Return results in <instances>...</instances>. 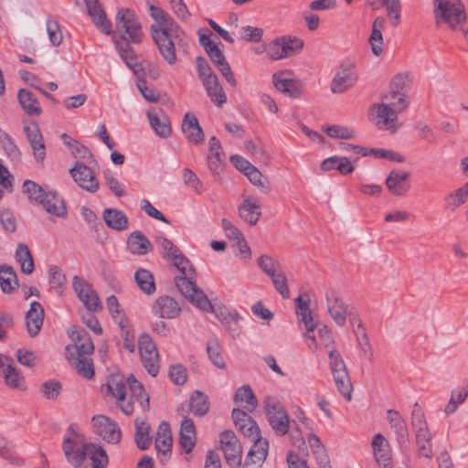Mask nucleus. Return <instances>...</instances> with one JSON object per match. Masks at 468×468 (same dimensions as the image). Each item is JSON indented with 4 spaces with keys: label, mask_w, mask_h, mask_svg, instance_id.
<instances>
[{
    "label": "nucleus",
    "mask_w": 468,
    "mask_h": 468,
    "mask_svg": "<svg viewBox=\"0 0 468 468\" xmlns=\"http://www.w3.org/2000/svg\"><path fill=\"white\" fill-rule=\"evenodd\" d=\"M172 432L168 422L162 421L158 427L155 437V449L162 453L160 462L165 463L170 457L172 449Z\"/></svg>",
    "instance_id": "nucleus-19"
},
{
    "label": "nucleus",
    "mask_w": 468,
    "mask_h": 468,
    "mask_svg": "<svg viewBox=\"0 0 468 468\" xmlns=\"http://www.w3.org/2000/svg\"><path fill=\"white\" fill-rule=\"evenodd\" d=\"M207 96L211 101L218 107H221L227 101V95L219 83L217 75H213L210 80L202 82Z\"/></svg>",
    "instance_id": "nucleus-32"
},
{
    "label": "nucleus",
    "mask_w": 468,
    "mask_h": 468,
    "mask_svg": "<svg viewBox=\"0 0 468 468\" xmlns=\"http://www.w3.org/2000/svg\"><path fill=\"white\" fill-rule=\"evenodd\" d=\"M138 348L144 368L152 377H156L159 372V353L152 337L147 334L141 335Z\"/></svg>",
    "instance_id": "nucleus-8"
},
{
    "label": "nucleus",
    "mask_w": 468,
    "mask_h": 468,
    "mask_svg": "<svg viewBox=\"0 0 468 468\" xmlns=\"http://www.w3.org/2000/svg\"><path fill=\"white\" fill-rule=\"evenodd\" d=\"M127 245L131 253L134 255H145L153 250L150 240L139 230L129 235Z\"/></svg>",
    "instance_id": "nucleus-31"
},
{
    "label": "nucleus",
    "mask_w": 468,
    "mask_h": 468,
    "mask_svg": "<svg viewBox=\"0 0 468 468\" xmlns=\"http://www.w3.org/2000/svg\"><path fill=\"white\" fill-rule=\"evenodd\" d=\"M234 400L236 402H238V401L246 402L247 405L245 406V408L250 412H252L258 405V400H257L251 388L249 385H244L236 390L235 396H234Z\"/></svg>",
    "instance_id": "nucleus-47"
},
{
    "label": "nucleus",
    "mask_w": 468,
    "mask_h": 468,
    "mask_svg": "<svg viewBox=\"0 0 468 468\" xmlns=\"http://www.w3.org/2000/svg\"><path fill=\"white\" fill-rule=\"evenodd\" d=\"M415 442L418 448V453L420 457L427 459L432 458V435L430 430L415 431Z\"/></svg>",
    "instance_id": "nucleus-43"
},
{
    "label": "nucleus",
    "mask_w": 468,
    "mask_h": 468,
    "mask_svg": "<svg viewBox=\"0 0 468 468\" xmlns=\"http://www.w3.org/2000/svg\"><path fill=\"white\" fill-rule=\"evenodd\" d=\"M62 449L67 461L73 468H85L83 463L87 456L91 460L92 468H106L109 463L106 451L100 445L82 443L80 446H77L75 441L65 437Z\"/></svg>",
    "instance_id": "nucleus-3"
},
{
    "label": "nucleus",
    "mask_w": 468,
    "mask_h": 468,
    "mask_svg": "<svg viewBox=\"0 0 468 468\" xmlns=\"http://www.w3.org/2000/svg\"><path fill=\"white\" fill-rule=\"evenodd\" d=\"M134 281L140 290L147 295L154 293L156 287L152 272L146 269L139 268L134 273Z\"/></svg>",
    "instance_id": "nucleus-44"
},
{
    "label": "nucleus",
    "mask_w": 468,
    "mask_h": 468,
    "mask_svg": "<svg viewBox=\"0 0 468 468\" xmlns=\"http://www.w3.org/2000/svg\"><path fill=\"white\" fill-rule=\"evenodd\" d=\"M152 312L160 318L173 319L179 315L181 308L174 298L164 295L155 300Z\"/></svg>",
    "instance_id": "nucleus-20"
},
{
    "label": "nucleus",
    "mask_w": 468,
    "mask_h": 468,
    "mask_svg": "<svg viewBox=\"0 0 468 468\" xmlns=\"http://www.w3.org/2000/svg\"><path fill=\"white\" fill-rule=\"evenodd\" d=\"M328 356L330 369L338 391L345 399L351 400L353 385L342 356L336 349L332 348L329 349Z\"/></svg>",
    "instance_id": "nucleus-6"
},
{
    "label": "nucleus",
    "mask_w": 468,
    "mask_h": 468,
    "mask_svg": "<svg viewBox=\"0 0 468 468\" xmlns=\"http://www.w3.org/2000/svg\"><path fill=\"white\" fill-rule=\"evenodd\" d=\"M0 287L5 293H12L18 287L17 276L12 266L0 265Z\"/></svg>",
    "instance_id": "nucleus-40"
},
{
    "label": "nucleus",
    "mask_w": 468,
    "mask_h": 468,
    "mask_svg": "<svg viewBox=\"0 0 468 468\" xmlns=\"http://www.w3.org/2000/svg\"><path fill=\"white\" fill-rule=\"evenodd\" d=\"M151 33L160 34L162 36L166 35L174 38H180L186 36L184 30L169 14L157 25L151 26Z\"/></svg>",
    "instance_id": "nucleus-27"
},
{
    "label": "nucleus",
    "mask_w": 468,
    "mask_h": 468,
    "mask_svg": "<svg viewBox=\"0 0 468 468\" xmlns=\"http://www.w3.org/2000/svg\"><path fill=\"white\" fill-rule=\"evenodd\" d=\"M434 16L448 24L452 30H458L466 21V13L461 0H434Z\"/></svg>",
    "instance_id": "nucleus-5"
},
{
    "label": "nucleus",
    "mask_w": 468,
    "mask_h": 468,
    "mask_svg": "<svg viewBox=\"0 0 468 468\" xmlns=\"http://www.w3.org/2000/svg\"><path fill=\"white\" fill-rule=\"evenodd\" d=\"M168 377L175 385L183 386L187 379L186 367L182 364L172 365L168 370Z\"/></svg>",
    "instance_id": "nucleus-58"
},
{
    "label": "nucleus",
    "mask_w": 468,
    "mask_h": 468,
    "mask_svg": "<svg viewBox=\"0 0 468 468\" xmlns=\"http://www.w3.org/2000/svg\"><path fill=\"white\" fill-rule=\"evenodd\" d=\"M62 391V385L58 380L49 379L40 385V392L47 399H56Z\"/></svg>",
    "instance_id": "nucleus-53"
},
{
    "label": "nucleus",
    "mask_w": 468,
    "mask_h": 468,
    "mask_svg": "<svg viewBox=\"0 0 468 468\" xmlns=\"http://www.w3.org/2000/svg\"><path fill=\"white\" fill-rule=\"evenodd\" d=\"M175 283L181 294L191 303L206 312H212L213 305L203 290L196 284L195 271L186 269V274L175 278Z\"/></svg>",
    "instance_id": "nucleus-4"
},
{
    "label": "nucleus",
    "mask_w": 468,
    "mask_h": 468,
    "mask_svg": "<svg viewBox=\"0 0 468 468\" xmlns=\"http://www.w3.org/2000/svg\"><path fill=\"white\" fill-rule=\"evenodd\" d=\"M23 192L27 195L31 202L39 204L43 202L42 198L47 191L43 187L32 180H26L23 184Z\"/></svg>",
    "instance_id": "nucleus-51"
},
{
    "label": "nucleus",
    "mask_w": 468,
    "mask_h": 468,
    "mask_svg": "<svg viewBox=\"0 0 468 468\" xmlns=\"http://www.w3.org/2000/svg\"><path fill=\"white\" fill-rule=\"evenodd\" d=\"M357 80L356 65L350 61L343 62L331 82V91L333 93H343L352 88Z\"/></svg>",
    "instance_id": "nucleus-10"
},
{
    "label": "nucleus",
    "mask_w": 468,
    "mask_h": 468,
    "mask_svg": "<svg viewBox=\"0 0 468 468\" xmlns=\"http://www.w3.org/2000/svg\"><path fill=\"white\" fill-rule=\"evenodd\" d=\"M25 320L29 336H37L39 334L44 322V309L38 302L34 301L31 303Z\"/></svg>",
    "instance_id": "nucleus-22"
},
{
    "label": "nucleus",
    "mask_w": 468,
    "mask_h": 468,
    "mask_svg": "<svg viewBox=\"0 0 468 468\" xmlns=\"http://www.w3.org/2000/svg\"><path fill=\"white\" fill-rule=\"evenodd\" d=\"M239 217L250 226L256 225L261 212L260 205L251 197H246L239 207Z\"/></svg>",
    "instance_id": "nucleus-35"
},
{
    "label": "nucleus",
    "mask_w": 468,
    "mask_h": 468,
    "mask_svg": "<svg viewBox=\"0 0 468 468\" xmlns=\"http://www.w3.org/2000/svg\"><path fill=\"white\" fill-rule=\"evenodd\" d=\"M118 324L122 330V337L123 339V348H125L128 352L133 353L135 350V338L133 333L131 331L129 326L127 325V319L122 317Z\"/></svg>",
    "instance_id": "nucleus-54"
},
{
    "label": "nucleus",
    "mask_w": 468,
    "mask_h": 468,
    "mask_svg": "<svg viewBox=\"0 0 468 468\" xmlns=\"http://www.w3.org/2000/svg\"><path fill=\"white\" fill-rule=\"evenodd\" d=\"M47 32L48 35L49 41L53 46L58 47L61 44L63 37L59 24L56 19H53L51 17L48 18Z\"/></svg>",
    "instance_id": "nucleus-59"
},
{
    "label": "nucleus",
    "mask_w": 468,
    "mask_h": 468,
    "mask_svg": "<svg viewBox=\"0 0 468 468\" xmlns=\"http://www.w3.org/2000/svg\"><path fill=\"white\" fill-rule=\"evenodd\" d=\"M161 115L157 112H148L147 117L151 127L154 129L155 133L162 137L167 138L172 133L169 118L160 110Z\"/></svg>",
    "instance_id": "nucleus-34"
},
{
    "label": "nucleus",
    "mask_w": 468,
    "mask_h": 468,
    "mask_svg": "<svg viewBox=\"0 0 468 468\" xmlns=\"http://www.w3.org/2000/svg\"><path fill=\"white\" fill-rule=\"evenodd\" d=\"M303 40L291 35L279 37L272 40L267 48L269 58L279 60L292 57L299 53L303 48Z\"/></svg>",
    "instance_id": "nucleus-7"
},
{
    "label": "nucleus",
    "mask_w": 468,
    "mask_h": 468,
    "mask_svg": "<svg viewBox=\"0 0 468 468\" xmlns=\"http://www.w3.org/2000/svg\"><path fill=\"white\" fill-rule=\"evenodd\" d=\"M103 219L106 225L114 230L122 231L128 228V218L121 210L106 208L103 211Z\"/></svg>",
    "instance_id": "nucleus-39"
},
{
    "label": "nucleus",
    "mask_w": 468,
    "mask_h": 468,
    "mask_svg": "<svg viewBox=\"0 0 468 468\" xmlns=\"http://www.w3.org/2000/svg\"><path fill=\"white\" fill-rule=\"evenodd\" d=\"M410 423L414 432L429 429L424 411L418 402L413 405Z\"/></svg>",
    "instance_id": "nucleus-52"
},
{
    "label": "nucleus",
    "mask_w": 468,
    "mask_h": 468,
    "mask_svg": "<svg viewBox=\"0 0 468 468\" xmlns=\"http://www.w3.org/2000/svg\"><path fill=\"white\" fill-rule=\"evenodd\" d=\"M410 174L407 171L392 170L386 178L385 185L391 194L404 196L410 188Z\"/></svg>",
    "instance_id": "nucleus-21"
},
{
    "label": "nucleus",
    "mask_w": 468,
    "mask_h": 468,
    "mask_svg": "<svg viewBox=\"0 0 468 468\" xmlns=\"http://www.w3.org/2000/svg\"><path fill=\"white\" fill-rule=\"evenodd\" d=\"M17 99L23 111L29 116H39L42 109L37 96L27 89H20Z\"/></svg>",
    "instance_id": "nucleus-29"
},
{
    "label": "nucleus",
    "mask_w": 468,
    "mask_h": 468,
    "mask_svg": "<svg viewBox=\"0 0 468 468\" xmlns=\"http://www.w3.org/2000/svg\"><path fill=\"white\" fill-rule=\"evenodd\" d=\"M270 277L275 289L279 292V293L284 299H288L290 297V291L287 285V278L285 273L282 271H279L274 273L273 276Z\"/></svg>",
    "instance_id": "nucleus-62"
},
{
    "label": "nucleus",
    "mask_w": 468,
    "mask_h": 468,
    "mask_svg": "<svg viewBox=\"0 0 468 468\" xmlns=\"http://www.w3.org/2000/svg\"><path fill=\"white\" fill-rule=\"evenodd\" d=\"M325 299L332 319L337 325L343 326L348 314V305L345 304L339 293L334 289H329L326 292Z\"/></svg>",
    "instance_id": "nucleus-14"
},
{
    "label": "nucleus",
    "mask_w": 468,
    "mask_h": 468,
    "mask_svg": "<svg viewBox=\"0 0 468 468\" xmlns=\"http://www.w3.org/2000/svg\"><path fill=\"white\" fill-rule=\"evenodd\" d=\"M151 34L163 58L169 65H175L177 60L176 54V46H177L178 48H182L183 49H186L187 48V43L185 40V37H181L180 38H174L166 35L162 36L160 34L155 33Z\"/></svg>",
    "instance_id": "nucleus-9"
},
{
    "label": "nucleus",
    "mask_w": 468,
    "mask_h": 468,
    "mask_svg": "<svg viewBox=\"0 0 468 468\" xmlns=\"http://www.w3.org/2000/svg\"><path fill=\"white\" fill-rule=\"evenodd\" d=\"M369 155H373L376 158H383L393 162L404 163L405 157L398 152L393 150H387L381 148L370 149Z\"/></svg>",
    "instance_id": "nucleus-61"
},
{
    "label": "nucleus",
    "mask_w": 468,
    "mask_h": 468,
    "mask_svg": "<svg viewBox=\"0 0 468 468\" xmlns=\"http://www.w3.org/2000/svg\"><path fill=\"white\" fill-rule=\"evenodd\" d=\"M387 419L399 446L408 447L410 444V433L405 419L396 410H388Z\"/></svg>",
    "instance_id": "nucleus-17"
},
{
    "label": "nucleus",
    "mask_w": 468,
    "mask_h": 468,
    "mask_svg": "<svg viewBox=\"0 0 468 468\" xmlns=\"http://www.w3.org/2000/svg\"><path fill=\"white\" fill-rule=\"evenodd\" d=\"M115 30L111 29L116 50L126 65L136 74L144 71L141 64L136 62V55L131 44H140L144 33L142 25L134 12L129 8L118 10L115 16Z\"/></svg>",
    "instance_id": "nucleus-1"
},
{
    "label": "nucleus",
    "mask_w": 468,
    "mask_h": 468,
    "mask_svg": "<svg viewBox=\"0 0 468 468\" xmlns=\"http://www.w3.org/2000/svg\"><path fill=\"white\" fill-rule=\"evenodd\" d=\"M283 72L272 75L273 85L277 90L288 94L292 98H298L301 95L299 82L292 79H282Z\"/></svg>",
    "instance_id": "nucleus-36"
},
{
    "label": "nucleus",
    "mask_w": 468,
    "mask_h": 468,
    "mask_svg": "<svg viewBox=\"0 0 468 468\" xmlns=\"http://www.w3.org/2000/svg\"><path fill=\"white\" fill-rule=\"evenodd\" d=\"M92 422L97 433L109 443H118L122 438V431L119 425L104 415H98L92 418Z\"/></svg>",
    "instance_id": "nucleus-13"
},
{
    "label": "nucleus",
    "mask_w": 468,
    "mask_h": 468,
    "mask_svg": "<svg viewBox=\"0 0 468 468\" xmlns=\"http://www.w3.org/2000/svg\"><path fill=\"white\" fill-rule=\"evenodd\" d=\"M207 352L209 357V360L212 364L220 369L226 368V363L223 359V356L219 351L218 344L216 340H210L207 345Z\"/></svg>",
    "instance_id": "nucleus-57"
},
{
    "label": "nucleus",
    "mask_w": 468,
    "mask_h": 468,
    "mask_svg": "<svg viewBox=\"0 0 468 468\" xmlns=\"http://www.w3.org/2000/svg\"><path fill=\"white\" fill-rule=\"evenodd\" d=\"M16 260L19 262L23 273L28 275L34 271V260L27 245L25 243H19L17 245Z\"/></svg>",
    "instance_id": "nucleus-45"
},
{
    "label": "nucleus",
    "mask_w": 468,
    "mask_h": 468,
    "mask_svg": "<svg viewBox=\"0 0 468 468\" xmlns=\"http://www.w3.org/2000/svg\"><path fill=\"white\" fill-rule=\"evenodd\" d=\"M88 13L92 18L96 27L104 34L111 33L112 23L107 18L104 10L101 8L99 0H84Z\"/></svg>",
    "instance_id": "nucleus-24"
},
{
    "label": "nucleus",
    "mask_w": 468,
    "mask_h": 468,
    "mask_svg": "<svg viewBox=\"0 0 468 468\" xmlns=\"http://www.w3.org/2000/svg\"><path fill=\"white\" fill-rule=\"evenodd\" d=\"M386 20L383 16H377L372 24V32L369 37L368 42L371 47L372 53L378 57L383 52V36L382 29L384 28Z\"/></svg>",
    "instance_id": "nucleus-33"
},
{
    "label": "nucleus",
    "mask_w": 468,
    "mask_h": 468,
    "mask_svg": "<svg viewBox=\"0 0 468 468\" xmlns=\"http://www.w3.org/2000/svg\"><path fill=\"white\" fill-rule=\"evenodd\" d=\"M408 77L407 73H399L390 82L391 99L396 100L398 98L397 102L391 101L389 103L374 105L377 116L380 119L378 125H379L380 129L388 130L391 133H396L398 130L396 125L398 114L404 112L409 106L406 95L401 93V90L408 84Z\"/></svg>",
    "instance_id": "nucleus-2"
},
{
    "label": "nucleus",
    "mask_w": 468,
    "mask_h": 468,
    "mask_svg": "<svg viewBox=\"0 0 468 468\" xmlns=\"http://www.w3.org/2000/svg\"><path fill=\"white\" fill-rule=\"evenodd\" d=\"M0 456L13 465L21 466L24 463V460L14 450V446L5 438H0Z\"/></svg>",
    "instance_id": "nucleus-50"
},
{
    "label": "nucleus",
    "mask_w": 468,
    "mask_h": 468,
    "mask_svg": "<svg viewBox=\"0 0 468 468\" xmlns=\"http://www.w3.org/2000/svg\"><path fill=\"white\" fill-rule=\"evenodd\" d=\"M49 284L52 289L56 291L59 295L62 294L65 283H66V276L62 273L61 270L53 266L49 269Z\"/></svg>",
    "instance_id": "nucleus-55"
},
{
    "label": "nucleus",
    "mask_w": 468,
    "mask_h": 468,
    "mask_svg": "<svg viewBox=\"0 0 468 468\" xmlns=\"http://www.w3.org/2000/svg\"><path fill=\"white\" fill-rule=\"evenodd\" d=\"M182 131L189 142L194 144H200L204 142V133L200 127L197 118L189 112L184 116Z\"/></svg>",
    "instance_id": "nucleus-25"
},
{
    "label": "nucleus",
    "mask_w": 468,
    "mask_h": 468,
    "mask_svg": "<svg viewBox=\"0 0 468 468\" xmlns=\"http://www.w3.org/2000/svg\"><path fill=\"white\" fill-rule=\"evenodd\" d=\"M66 358L80 377L87 379H91L94 377V367L90 357L79 356L76 351L74 356L67 355Z\"/></svg>",
    "instance_id": "nucleus-30"
},
{
    "label": "nucleus",
    "mask_w": 468,
    "mask_h": 468,
    "mask_svg": "<svg viewBox=\"0 0 468 468\" xmlns=\"http://www.w3.org/2000/svg\"><path fill=\"white\" fill-rule=\"evenodd\" d=\"M3 377L5 385L12 389L24 391L27 388L25 377L21 374L19 369L10 364L6 365L3 372Z\"/></svg>",
    "instance_id": "nucleus-37"
},
{
    "label": "nucleus",
    "mask_w": 468,
    "mask_h": 468,
    "mask_svg": "<svg viewBox=\"0 0 468 468\" xmlns=\"http://www.w3.org/2000/svg\"><path fill=\"white\" fill-rule=\"evenodd\" d=\"M183 182L190 187L196 194L203 193V183L198 176L189 168H184L182 171Z\"/></svg>",
    "instance_id": "nucleus-56"
},
{
    "label": "nucleus",
    "mask_w": 468,
    "mask_h": 468,
    "mask_svg": "<svg viewBox=\"0 0 468 468\" xmlns=\"http://www.w3.org/2000/svg\"><path fill=\"white\" fill-rule=\"evenodd\" d=\"M208 144L207 165L212 174L218 175L223 168L225 154L216 136L210 137Z\"/></svg>",
    "instance_id": "nucleus-23"
},
{
    "label": "nucleus",
    "mask_w": 468,
    "mask_h": 468,
    "mask_svg": "<svg viewBox=\"0 0 468 468\" xmlns=\"http://www.w3.org/2000/svg\"><path fill=\"white\" fill-rule=\"evenodd\" d=\"M216 316L232 337L239 335V322L241 317L236 311L229 312L227 309H221L216 313Z\"/></svg>",
    "instance_id": "nucleus-38"
},
{
    "label": "nucleus",
    "mask_w": 468,
    "mask_h": 468,
    "mask_svg": "<svg viewBox=\"0 0 468 468\" xmlns=\"http://www.w3.org/2000/svg\"><path fill=\"white\" fill-rule=\"evenodd\" d=\"M43 202L39 204L42 205L43 208L50 215L58 217V218H66L67 216V207L63 198H61L57 192L55 191H48L44 195L42 198Z\"/></svg>",
    "instance_id": "nucleus-26"
},
{
    "label": "nucleus",
    "mask_w": 468,
    "mask_h": 468,
    "mask_svg": "<svg viewBox=\"0 0 468 468\" xmlns=\"http://www.w3.org/2000/svg\"><path fill=\"white\" fill-rule=\"evenodd\" d=\"M80 300L84 303L86 308L91 312L96 313L102 309V305L101 303V301L99 299L98 294L95 292V291L88 290L86 293L80 298Z\"/></svg>",
    "instance_id": "nucleus-60"
},
{
    "label": "nucleus",
    "mask_w": 468,
    "mask_h": 468,
    "mask_svg": "<svg viewBox=\"0 0 468 468\" xmlns=\"http://www.w3.org/2000/svg\"><path fill=\"white\" fill-rule=\"evenodd\" d=\"M189 409L197 417L205 416L209 410L208 397L202 391L195 390L189 398Z\"/></svg>",
    "instance_id": "nucleus-42"
},
{
    "label": "nucleus",
    "mask_w": 468,
    "mask_h": 468,
    "mask_svg": "<svg viewBox=\"0 0 468 468\" xmlns=\"http://www.w3.org/2000/svg\"><path fill=\"white\" fill-rule=\"evenodd\" d=\"M134 442L141 451L147 450L153 441L150 435V424L143 418H136L134 420Z\"/></svg>",
    "instance_id": "nucleus-28"
},
{
    "label": "nucleus",
    "mask_w": 468,
    "mask_h": 468,
    "mask_svg": "<svg viewBox=\"0 0 468 468\" xmlns=\"http://www.w3.org/2000/svg\"><path fill=\"white\" fill-rule=\"evenodd\" d=\"M220 449L224 452L226 463L229 464V467L240 466L242 460V447L240 442L233 443L231 444V446H220Z\"/></svg>",
    "instance_id": "nucleus-48"
},
{
    "label": "nucleus",
    "mask_w": 468,
    "mask_h": 468,
    "mask_svg": "<svg viewBox=\"0 0 468 468\" xmlns=\"http://www.w3.org/2000/svg\"><path fill=\"white\" fill-rule=\"evenodd\" d=\"M258 266L270 277L278 272L277 267L279 266V262L271 256L264 254L258 259Z\"/></svg>",
    "instance_id": "nucleus-64"
},
{
    "label": "nucleus",
    "mask_w": 468,
    "mask_h": 468,
    "mask_svg": "<svg viewBox=\"0 0 468 468\" xmlns=\"http://www.w3.org/2000/svg\"><path fill=\"white\" fill-rule=\"evenodd\" d=\"M157 244L164 251V257L173 262V265L182 273L186 274V269L189 267V271L194 272L195 268L190 261L182 253L180 249L165 237H157Z\"/></svg>",
    "instance_id": "nucleus-11"
},
{
    "label": "nucleus",
    "mask_w": 468,
    "mask_h": 468,
    "mask_svg": "<svg viewBox=\"0 0 468 468\" xmlns=\"http://www.w3.org/2000/svg\"><path fill=\"white\" fill-rule=\"evenodd\" d=\"M266 417L270 426L279 436L285 435L290 428V420L283 407L265 402Z\"/></svg>",
    "instance_id": "nucleus-12"
},
{
    "label": "nucleus",
    "mask_w": 468,
    "mask_h": 468,
    "mask_svg": "<svg viewBox=\"0 0 468 468\" xmlns=\"http://www.w3.org/2000/svg\"><path fill=\"white\" fill-rule=\"evenodd\" d=\"M69 173L75 182L88 192L95 193L99 189V182L95 178L92 170L82 163H77L69 170Z\"/></svg>",
    "instance_id": "nucleus-16"
},
{
    "label": "nucleus",
    "mask_w": 468,
    "mask_h": 468,
    "mask_svg": "<svg viewBox=\"0 0 468 468\" xmlns=\"http://www.w3.org/2000/svg\"><path fill=\"white\" fill-rule=\"evenodd\" d=\"M245 176L261 192L268 194L271 191V187L268 177L263 176L256 166H253Z\"/></svg>",
    "instance_id": "nucleus-49"
},
{
    "label": "nucleus",
    "mask_w": 468,
    "mask_h": 468,
    "mask_svg": "<svg viewBox=\"0 0 468 468\" xmlns=\"http://www.w3.org/2000/svg\"><path fill=\"white\" fill-rule=\"evenodd\" d=\"M127 385L129 386L131 398L137 400L144 410H148L150 407L149 396L144 386L135 378L133 375L127 378Z\"/></svg>",
    "instance_id": "nucleus-41"
},
{
    "label": "nucleus",
    "mask_w": 468,
    "mask_h": 468,
    "mask_svg": "<svg viewBox=\"0 0 468 468\" xmlns=\"http://www.w3.org/2000/svg\"><path fill=\"white\" fill-rule=\"evenodd\" d=\"M247 453L242 468H262L269 451L268 440H257Z\"/></svg>",
    "instance_id": "nucleus-18"
},
{
    "label": "nucleus",
    "mask_w": 468,
    "mask_h": 468,
    "mask_svg": "<svg viewBox=\"0 0 468 468\" xmlns=\"http://www.w3.org/2000/svg\"><path fill=\"white\" fill-rule=\"evenodd\" d=\"M465 387L463 388H456L452 391L451 399L444 409L447 415L454 413L458 407L462 405L468 397V379L464 381Z\"/></svg>",
    "instance_id": "nucleus-46"
},
{
    "label": "nucleus",
    "mask_w": 468,
    "mask_h": 468,
    "mask_svg": "<svg viewBox=\"0 0 468 468\" xmlns=\"http://www.w3.org/2000/svg\"><path fill=\"white\" fill-rule=\"evenodd\" d=\"M137 88L146 101L150 102H157L159 101V92L155 89L148 87L144 79L138 77Z\"/></svg>",
    "instance_id": "nucleus-63"
},
{
    "label": "nucleus",
    "mask_w": 468,
    "mask_h": 468,
    "mask_svg": "<svg viewBox=\"0 0 468 468\" xmlns=\"http://www.w3.org/2000/svg\"><path fill=\"white\" fill-rule=\"evenodd\" d=\"M69 337L74 342L72 346H67L65 348V356L75 355L78 352L79 356L90 355L94 350V346L89 333L84 330H72L69 333Z\"/></svg>",
    "instance_id": "nucleus-15"
}]
</instances>
